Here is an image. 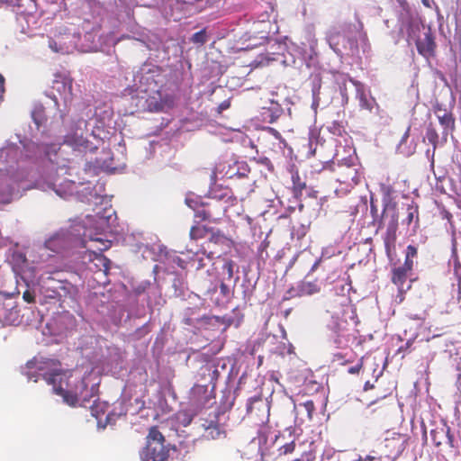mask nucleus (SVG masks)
Instances as JSON below:
<instances>
[{
  "mask_svg": "<svg viewBox=\"0 0 461 461\" xmlns=\"http://www.w3.org/2000/svg\"><path fill=\"white\" fill-rule=\"evenodd\" d=\"M204 267V264H203V260L202 258H198L197 260V267H196V269H201Z\"/></svg>",
  "mask_w": 461,
  "mask_h": 461,
  "instance_id": "obj_42",
  "label": "nucleus"
},
{
  "mask_svg": "<svg viewBox=\"0 0 461 461\" xmlns=\"http://www.w3.org/2000/svg\"><path fill=\"white\" fill-rule=\"evenodd\" d=\"M32 116L34 122L38 126L42 125L47 121V118L44 114V107L42 105L35 106L34 110L32 113Z\"/></svg>",
  "mask_w": 461,
  "mask_h": 461,
  "instance_id": "obj_26",
  "label": "nucleus"
},
{
  "mask_svg": "<svg viewBox=\"0 0 461 461\" xmlns=\"http://www.w3.org/2000/svg\"><path fill=\"white\" fill-rule=\"evenodd\" d=\"M203 427L204 428L203 437L206 439H219L226 437L225 429L217 421H205Z\"/></svg>",
  "mask_w": 461,
  "mask_h": 461,
  "instance_id": "obj_18",
  "label": "nucleus"
},
{
  "mask_svg": "<svg viewBox=\"0 0 461 461\" xmlns=\"http://www.w3.org/2000/svg\"><path fill=\"white\" fill-rule=\"evenodd\" d=\"M412 270L405 268L403 266L395 267L392 269L391 281L398 287L399 292H404V285Z\"/></svg>",
  "mask_w": 461,
  "mask_h": 461,
  "instance_id": "obj_17",
  "label": "nucleus"
},
{
  "mask_svg": "<svg viewBox=\"0 0 461 461\" xmlns=\"http://www.w3.org/2000/svg\"><path fill=\"white\" fill-rule=\"evenodd\" d=\"M64 245L65 240L60 234H55L45 241V247L53 252H59Z\"/></svg>",
  "mask_w": 461,
  "mask_h": 461,
  "instance_id": "obj_21",
  "label": "nucleus"
},
{
  "mask_svg": "<svg viewBox=\"0 0 461 461\" xmlns=\"http://www.w3.org/2000/svg\"><path fill=\"white\" fill-rule=\"evenodd\" d=\"M191 41L193 43L203 45L207 41L206 31L203 29L191 37Z\"/></svg>",
  "mask_w": 461,
  "mask_h": 461,
  "instance_id": "obj_27",
  "label": "nucleus"
},
{
  "mask_svg": "<svg viewBox=\"0 0 461 461\" xmlns=\"http://www.w3.org/2000/svg\"><path fill=\"white\" fill-rule=\"evenodd\" d=\"M435 114L443 127L442 137L447 140V135L455 131L456 119L450 111L443 109L438 104L435 106Z\"/></svg>",
  "mask_w": 461,
  "mask_h": 461,
  "instance_id": "obj_9",
  "label": "nucleus"
},
{
  "mask_svg": "<svg viewBox=\"0 0 461 461\" xmlns=\"http://www.w3.org/2000/svg\"><path fill=\"white\" fill-rule=\"evenodd\" d=\"M23 299L28 303H34L35 302V293L33 291L27 289L23 294Z\"/></svg>",
  "mask_w": 461,
  "mask_h": 461,
  "instance_id": "obj_30",
  "label": "nucleus"
},
{
  "mask_svg": "<svg viewBox=\"0 0 461 461\" xmlns=\"http://www.w3.org/2000/svg\"><path fill=\"white\" fill-rule=\"evenodd\" d=\"M293 190L294 194H302L303 190L306 187V183L302 180L299 173L296 171L292 175Z\"/></svg>",
  "mask_w": 461,
  "mask_h": 461,
  "instance_id": "obj_25",
  "label": "nucleus"
},
{
  "mask_svg": "<svg viewBox=\"0 0 461 461\" xmlns=\"http://www.w3.org/2000/svg\"><path fill=\"white\" fill-rule=\"evenodd\" d=\"M52 87L60 94H72V80L68 77L57 76Z\"/></svg>",
  "mask_w": 461,
  "mask_h": 461,
  "instance_id": "obj_20",
  "label": "nucleus"
},
{
  "mask_svg": "<svg viewBox=\"0 0 461 461\" xmlns=\"http://www.w3.org/2000/svg\"><path fill=\"white\" fill-rule=\"evenodd\" d=\"M230 105V102L229 100H225L221 102L218 106L219 113H221L224 110H227Z\"/></svg>",
  "mask_w": 461,
  "mask_h": 461,
  "instance_id": "obj_37",
  "label": "nucleus"
},
{
  "mask_svg": "<svg viewBox=\"0 0 461 461\" xmlns=\"http://www.w3.org/2000/svg\"><path fill=\"white\" fill-rule=\"evenodd\" d=\"M210 230L203 225H194L190 229L189 236L194 240L203 239L210 232Z\"/></svg>",
  "mask_w": 461,
  "mask_h": 461,
  "instance_id": "obj_23",
  "label": "nucleus"
},
{
  "mask_svg": "<svg viewBox=\"0 0 461 461\" xmlns=\"http://www.w3.org/2000/svg\"><path fill=\"white\" fill-rule=\"evenodd\" d=\"M4 92H5V78L0 74V100H2V98H3Z\"/></svg>",
  "mask_w": 461,
  "mask_h": 461,
  "instance_id": "obj_38",
  "label": "nucleus"
},
{
  "mask_svg": "<svg viewBox=\"0 0 461 461\" xmlns=\"http://www.w3.org/2000/svg\"><path fill=\"white\" fill-rule=\"evenodd\" d=\"M0 319L4 325L18 326L22 323L20 310L17 306L10 308L6 306L0 307Z\"/></svg>",
  "mask_w": 461,
  "mask_h": 461,
  "instance_id": "obj_15",
  "label": "nucleus"
},
{
  "mask_svg": "<svg viewBox=\"0 0 461 461\" xmlns=\"http://www.w3.org/2000/svg\"><path fill=\"white\" fill-rule=\"evenodd\" d=\"M458 290H459V292L461 291V284L460 283L458 284Z\"/></svg>",
  "mask_w": 461,
  "mask_h": 461,
  "instance_id": "obj_50",
  "label": "nucleus"
},
{
  "mask_svg": "<svg viewBox=\"0 0 461 461\" xmlns=\"http://www.w3.org/2000/svg\"><path fill=\"white\" fill-rule=\"evenodd\" d=\"M220 291H221V294H222L223 297H225V298H229L230 297V288L223 282H221V285H220Z\"/></svg>",
  "mask_w": 461,
  "mask_h": 461,
  "instance_id": "obj_35",
  "label": "nucleus"
},
{
  "mask_svg": "<svg viewBox=\"0 0 461 461\" xmlns=\"http://www.w3.org/2000/svg\"><path fill=\"white\" fill-rule=\"evenodd\" d=\"M53 100H54L55 104H58V99L55 96L53 97Z\"/></svg>",
  "mask_w": 461,
  "mask_h": 461,
  "instance_id": "obj_48",
  "label": "nucleus"
},
{
  "mask_svg": "<svg viewBox=\"0 0 461 461\" xmlns=\"http://www.w3.org/2000/svg\"><path fill=\"white\" fill-rule=\"evenodd\" d=\"M338 181L346 184L349 187L357 185L359 177L357 168L351 166H340L338 173Z\"/></svg>",
  "mask_w": 461,
  "mask_h": 461,
  "instance_id": "obj_16",
  "label": "nucleus"
},
{
  "mask_svg": "<svg viewBox=\"0 0 461 461\" xmlns=\"http://www.w3.org/2000/svg\"><path fill=\"white\" fill-rule=\"evenodd\" d=\"M409 130H410V129H408V130H407V131L405 132L404 137H407V136L409 135Z\"/></svg>",
  "mask_w": 461,
  "mask_h": 461,
  "instance_id": "obj_49",
  "label": "nucleus"
},
{
  "mask_svg": "<svg viewBox=\"0 0 461 461\" xmlns=\"http://www.w3.org/2000/svg\"><path fill=\"white\" fill-rule=\"evenodd\" d=\"M397 221H393L387 227L384 237V244L387 257L392 259L396 254Z\"/></svg>",
  "mask_w": 461,
  "mask_h": 461,
  "instance_id": "obj_13",
  "label": "nucleus"
},
{
  "mask_svg": "<svg viewBox=\"0 0 461 461\" xmlns=\"http://www.w3.org/2000/svg\"><path fill=\"white\" fill-rule=\"evenodd\" d=\"M49 46L52 50L56 52L62 50L61 48H58V46H61V44L58 43V41L54 39L50 38L49 40Z\"/></svg>",
  "mask_w": 461,
  "mask_h": 461,
  "instance_id": "obj_36",
  "label": "nucleus"
},
{
  "mask_svg": "<svg viewBox=\"0 0 461 461\" xmlns=\"http://www.w3.org/2000/svg\"><path fill=\"white\" fill-rule=\"evenodd\" d=\"M426 138L428 141L432 145L433 150H435L438 142V134L431 122L427 126Z\"/></svg>",
  "mask_w": 461,
  "mask_h": 461,
  "instance_id": "obj_24",
  "label": "nucleus"
},
{
  "mask_svg": "<svg viewBox=\"0 0 461 461\" xmlns=\"http://www.w3.org/2000/svg\"><path fill=\"white\" fill-rule=\"evenodd\" d=\"M317 265H318V262H315V263H314V265H313V266H312V271L316 268Z\"/></svg>",
  "mask_w": 461,
  "mask_h": 461,
  "instance_id": "obj_46",
  "label": "nucleus"
},
{
  "mask_svg": "<svg viewBox=\"0 0 461 461\" xmlns=\"http://www.w3.org/2000/svg\"><path fill=\"white\" fill-rule=\"evenodd\" d=\"M32 2H36V0H32Z\"/></svg>",
  "mask_w": 461,
  "mask_h": 461,
  "instance_id": "obj_51",
  "label": "nucleus"
},
{
  "mask_svg": "<svg viewBox=\"0 0 461 461\" xmlns=\"http://www.w3.org/2000/svg\"><path fill=\"white\" fill-rule=\"evenodd\" d=\"M362 367H363V358H361L356 366L349 367L348 372L349 374L356 375L360 372Z\"/></svg>",
  "mask_w": 461,
  "mask_h": 461,
  "instance_id": "obj_34",
  "label": "nucleus"
},
{
  "mask_svg": "<svg viewBox=\"0 0 461 461\" xmlns=\"http://www.w3.org/2000/svg\"><path fill=\"white\" fill-rule=\"evenodd\" d=\"M211 236L208 240L203 245V254H206L209 258L215 257L216 251L211 249V245L230 247L232 243L231 240L225 236L221 230H210Z\"/></svg>",
  "mask_w": 461,
  "mask_h": 461,
  "instance_id": "obj_8",
  "label": "nucleus"
},
{
  "mask_svg": "<svg viewBox=\"0 0 461 461\" xmlns=\"http://www.w3.org/2000/svg\"><path fill=\"white\" fill-rule=\"evenodd\" d=\"M403 223L410 226L411 223H414L413 230L420 227V214H419V205L411 201L406 206V216L402 221Z\"/></svg>",
  "mask_w": 461,
  "mask_h": 461,
  "instance_id": "obj_19",
  "label": "nucleus"
},
{
  "mask_svg": "<svg viewBox=\"0 0 461 461\" xmlns=\"http://www.w3.org/2000/svg\"><path fill=\"white\" fill-rule=\"evenodd\" d=\"M407 441L406 435L393 432L379 442L373 450L378 454V459L395 461L406 448Z\"/></svg>",
  "mask_w": 461,
  "mask_h": 461,
  "instance_id": "obj_4",
  "label": "nucleus"
},
{
  "mask_svg": "<svg viewBox=\"0 0 461 461\" xmlns=\"http://www.w3.org/2000/svg\"><path fill=\"white\" fill-rule=\"evenodd\" d=\"M359 103H360L361 108L367 109V110H371L372 109V106L369 104V102H368L365 93H361L360 94V95H359Z\"/></svg>",
  "mask_w": 461,
  "mask_h": 461,
  "instance_id": "obj_31",
  "label": "nucleus"
},
{
  "mask_svg": "<svg viewBox=\"0 0 461 461\" xmlns=\"http://www.w3.org/2000/svg\"><path fill=\"white\" fill-rule=\"evenodd\" d=\"M43 377L48 384L52 385L53 392L60 395L67 404L76 406L80 400H86L87 384L83 378H74L71 381V373L61 370L46 373Z\"/></svg>",
  "mask_w": 461,
  "mask_h": 461,
  "instance_id": "obj_1",
  "label": "nucleus"
},
{
  "mask_svg": "<svg viewBox=\"0 0 461 461\" xmlns=\"http://www.w3.org/2000/svg\"><path fill=\"white\" fill-rule=\"evenodd\" d=\"M170 449V444H166L164 435L157 426H152L146 437V445L140 452V457L141 461H167Z\"/></svg>",
  "mask_w": 461,
  "mask_h": 461,
  "instance_id": "obj_3",
  "label": "nucleus"
},
{
  "mask_svg": "<svg viewBox=\"0 0 461 461\" xmlns=\"http://www.w3.org/2000/svg\"><path fill=\"white\" fill-rule=\"evenodd\" d=\"M369 388H373V385H372V384H369V382H366V383L365 384V390H367V389H369Z\"/></svg>",
  "mask_w": 461,
  "mask_h": 461,
  "instance_id": "obj_44",
  "label": "nucleus"
},
{
  "mask_svg": "<svg viewBox=\"0 0 461 461\" xmlns=\"http://www.w3.org/2000/svg\"><path fill=\"white\" fill-rule=\"evenodd\" d=\"M416 47L419 54L423 56L426 59L434 58L436 55L437 44L433 34L429 32L425 33L423 38H420L416 41Z\"/></svg>",
  "mask_w": 461,
  "mask_h": 461,
  "instance_id": "obj_11",
  "label": "nucleus"
},
{
  "mask_svg": "<svg viewBox=\"0 0 461 461\" xmlns=\"http://www.w3.org/2000/svg\"><path fill=\"white\" fill-rule=\"evenodd\" d=\"M332 361L335 363H339V364H341V365H345L347 363H351L352 360L350 359H347L345 360L344 359V356L341 354V353H336L333 355V358H332Z\"/></svg>",
  "mask_w": 461,
  "mask_h": 461,
  "instance_id": "obj_32",
  "label": "nucleus"
},
{
  "mask_svg": "<svg viewBox=\"0 0 461 461\" xmlns=\"http://www.w3.org/2000/svg\"><path fill=\"white\" fill-rule=\"evenodd\" d=\"M418 257V249L414 245H408L405 250L404 262L402 266L413 270L414 259Z\"/></svg>",
  "mask_w": 461,
  "mask_h": 461,
  "instance_id": "obj_22",
  "label": "nucleus"
},
{
  "mask_svg": "<svg viewBox=\"0 0 461 461\" xmlns=\"http://www.w3.org/2000/svg\"><path fill=\"white\" fill-rule=\"evenodd\" d=\"M94 242L100 244V246H96L95 250L88 249L86 251L88 258L91 261H95V265L99 271H103L104 274H107L110 269L111 261L103 255V252L110 248L111 243L108 240H103L100 239L95 240Z\"/></svg>",
  "mask_w": 461,
  "mask_h": 461,
  "instance_id": "obj_7",
  "label": "nucleus"
},
{
  "mask_svg": "<svg viewBox=\"0 0 461 461\" xmlns=\"http://www.w3.org/2000/svg\"><path fill=\"white\" fill-rule=\"evenodd\" d=\"M422 3H423V5H424L425 6H428V7L429 6V1H428V0H422Z\"/></svg>",
  "mask_w": 461,
  "mask_h": 461,
  "instance_id": "obj_45",
  "label": "nucleus"
},
{
  "mask_svg": "<svg viewBox=\"0 0 461 461\" xmlns=\"http://www.w3.org/2000/svg\"><path fill=\"white\" fill-rule=\"evenodd\" d=\"M317 449L314 443L312 442H294L285 444L278 448V456L291 455L288 461H314L316 459Z\"/></svg>",
  "mask_w": 461,
  "mask_h": 461,
  "instance_id": "obj_5",
  "label": "nucleus"
},
{
  "mask_svg": "<svg viewBox=\"0 0 461 461\" xmlns=\"http://www.w3.org/2000/svg\"><path fill=\"white\" fill-rule=\"evenodd\" d=\"M259 402V400L256 399V398H250L249 400V402L247 404V412L248 413H250L252 411V404H253V402Z\"/></svg>",
  "mask_w": 461,
  "mask_h": 461,
  "instance_id": "obj_39",
  "label": "nucleus"
},
{
  "mask_svg": "<svg viewBox=\"0 0 461 461\" xmlns=\"http://www.w3.org/2000/svg\"><path fill=\"white\" fill-rule=\"evenodd\" d=\"M267 247H268V241L264 240V241L260 244V246H259V250H260V251H263V250H265Z\"/></svg>",
  "mask_w": 461,
  "mask_h": 461,
  "instance_id": "obj_41",
  "label": "nucleus"
},
{
  "mask_svg": "<svg viewBox=\"0 0 461 461\" xmlns=\"http://www.w3.org/2000/svg\"><path fill=\"white\" fill-rule=\"evenodd\" d=\"M234 266H235V263L230 259L226 260L225 263L223 264L222 268H223V270H225L227 272L229 279H231L233 277Z\"/></svg>",
  "mask_w": 461,
  "mask_h": 461,
  "instance_id": "obj_29",
  "label": "nucleus"
},
{
  "mask_svg": "<svg viewBox=\"0 0 461 461\" xmlns=\"http://www.w3.org/2000/svg\"><path fill=\"white\" fill-rule=\"evenodd\" d=\"M186 205L194 212V218L199 221L217 223L224 216L227 206L221 200L209 197L203 201L201 197L189 195L185 198Z\"/></svg>",
  "mask_w": 461,
  "mask_h": 461,
  "instance_id": "obj_2",
  "label": "nucleus"
},
{
  "mask_svg": "<svg viewBox=\"0 0 461 461\" xmlns=\"http://www.w3.org/2000/svg\"><path fill=\"white\" fill-rule=\"evenodd\" d=\"M450 431V428L445 423L431 429L430 436L434 445L439 447L446 443L450 447H454V436Z\"/></svg>",
  "mask_w": 461,
  "mask_h": 461,
  "instance_id": "obj_12",
  "label": "nucleus"
},
{
  "mask_svg": "<svg viewBox=\"0 0 461 461\" xmlns=\"http://www.w3.org/2000/svg\"><path fill=\"white\" fill-rule=\"evenodd\" d=\"M348 323L346 320H335L331 326V330L335 334V343L339 347L346 345L350 340V334L348 329Z\"/></svg>",
  "mask_w": 461,
  "mask_h": 461,
  "instance_id": "obj_14",
  "label": "nucleus"
},
{
  "mask_svg": "<svg viewBox=\"0 0 461 461\" xmlns=\"http://www.w3.org/2000/svg\"><path fill=\"white\" fill-rule=\"evenodd\" d=\"M204 392H206V387H204V386L198 385V386L194 387V389H193V394L204 393Z\"/></svg>",
  "mask_w": 461,
  "mask_h": 461,
  "instance_id": "obj_40",
  "label": "nucleus"
},
{
  "mask_svg": "<svg viewBox=\"0 0 461 461\" xmlns=\"http://www.w3.org/2000/svg\"><path fill=\"white\" fill-rule=\"evenodd\" d=\"M335 40H336V36L334 34H330L329 36V42L330 45L337 43V42H335Z\"/></svg>",
  "mask_w": 461,
  "mask_h": 461,
  "instance_id": "obj_43",
  "label": "nucleus"
},
{
  "mask_svg": "<svg viewBox=\"0 0 461 461\" xmlns=\"http://www.w3.org/2000/svg\"><path fill=\"white\" fill-rule=\"evenodd\" d=\"M86 126V122L80 120L76 124L75 128L71 129L64 139V143L71 147L74 150L80 152L94 151L96 147L84 136V128Z\"/></svg>",
  "mask_w": 461,
  "mask_h": 461,
  "instance_id": "obj_6",
  "label": "nucleus"
},
{
  "mask_svg": "<svg viewBox=\"0 0 461 461\" xmlns=\"http://www.w3.org/2000/svg\"><path fill=\"white\" fill-rule=\"evenodd\" d=\"M411 341H407L406 342V348H408L411 346Z\"/></svg>",
  "mask_w": 461,
  "mask_h": 461,
  "instance_id": "obj_47",
  "label": "nucleus"
},
{
  "mask_svg": "<svg viewBox=\"0 0 461 461\" xmlns=\"http://www.w3.org/2000/svg\"><path fill=\"white\" fill-rule=\"evenodd\" d=\"M378 454L375 452V450H371L368 455H366L364 458H361V460L364 461H384V459H378Z\"/></svg>",
  "mask_w": 461,
  "mask_h": 461,
  "instance_id": "obj_33",
  "label": "nucleus"
},
{
  "mask_svg": "<svg viewBox=\"0 0 461 461\" xmlns=\"http://www.w3.org/2000/svg\"><path fill=\"white\" fill-rule=\"evenodd\" d=\"M320 291L321 288L316 283L303 280L286 292L285 300H289L294 297L310 296Z\"/></svg>",
  "mask_w": 461,
  "mask_h": 461,
  "instance_id": "obj_10",
  "label": "nucleus"
},
{
  "mask_svg": "<svg viewBox=\"0 0 461 461\" xmlns=\"http://www.w3.org/2000/svg\"><path fill=\"white\" fill-rule=\"evenodd\" d=\"M300 406H302L306 411L308 419L312 420L313 413L315 411L314 402L312 400H307L304 402L301 403Z\"/></svg>",
  "mask_w": 461,
  "mask_h": 461,
  "instance_id": "obj_28",
  "label": "nucleus"
}]
</instances>
